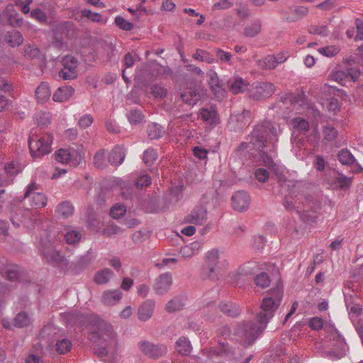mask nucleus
I'll use <instances>...</instances> for the list:
<instances>
[{
  "label": "nucleus",
  "mask_w": 363,
  "mask_h": 363,
  "mask_svg": "<svg viewBox=\"0 0 363 363\" xmlns=\"http://www.w3.org/2000/svg\"><path fill=\"white\" fill-rule=\"evenodd\" d=\"M205 94V91L201 89L200 86H195L189 88L186 91H185L183 94H182L181 97L182 101L190 105H195Z\"/></svg>",
  "instance_id": "f3484780"
},
{
  "label": "nucleus",
  "mask_w": 363,
  "mask_h": 363,
  "mask_svg": "<svg viewBox=\"0 0 363 363\" xmlns=\"http://www.w3.org/2000/svg\"><path fill=\"white\" fill-rule=\"evenodd\" d=\"M112 276L113 272L108 268H105L96 273L94 280L97 284H104L110 280Z\"/></svg>",
  "instance_id": "473e14b6"
},
{
  "label": "nucleus",
  "mask_w": 363,
  "mask_h": 363,
  "mask_svg": "<svg viewBox=\"0 0 363 363\" xmlns=\"http://www.w3.org/2000/svg\"><path fill=\"white\" fill-rule=\"evenodd\" d=\"M38 186L30 184L25 193L24 198L28 199L29 204L35 209L41 208L47 205L48 199L45 194L38 191Z\"/></svg>",
  "instance_id": "1a4fd4ad"
},
{
  "label": "nucleus",
  "mask_w": 363,
  "mask_h": 363,
  "mask_svg": "<svg viewBox=\"0 0 363 363\" xmlns=\"http://www.w3.org/2000/svg\"><path fill=\"white\" fill-rule=\"evenodd\" d=\"M339 161L344 165H350L354 162V157L347 150H342L337 155Z\"/></svg>",
  "instance_id": "79ce46f5"
},
{
  "label": "nucleus",
  "mask_w": 363,
  "mask_h": 363,
  "mask_svg": "<svg viewBox=\"0 0 363 363\" xmlns=\"http://www.w3.org/2000/svg\"><path fill=\"white\" fill-rule=\"evenodd\" d=\"M360 76V71L357 68H350L346 71L335 69L328 75V80L337 82L345 86L347 82H356Z\"/></svg>",
  "instance_id": "6e6552de"
},
{
  "label": "nucleus",
  "mask_w": 363,
  "mask_h": 363,
  "mask_svg": "<svg viewBox=\"0 0 363 363\" xmlns=\"http://www.w3.org/2000/svg\"><path fill=\"white\" fill-rule=\"evenodd\" d=\"M152 93L155 98H164L167 96V90L161 85L155 84L152 86Z\"/></svg>",
  "instance_id": "bf43d9fd"
},
{
  "label": "nucleus",
  "mask_w": 363,
  "mask_h": 363,
  "mask_svg": "<svg viewBox=\"0 0 363 363\" xmlns=\"http://www.w3.org/2000/svg\"><path fill=\"white\" fill-rule=\"evenodd\" d=\"M201 119L207 124L216 125L219 123V117L216 108L211 106L203 108L200 111Z\"/></svg>",
  "instance_id": "412c9836"
},
{
  "label": "nucleus",
  "mask_w": 363,
  "mask_h": 363,
  "mask_svg": "<svg viewBox=\"0 0 363 363\" xmlns=\"http://www.w3.org/2000/svg\"><path fill=\"white\" fill-rule=\"evenodd\" d=\"M340 50L339 46L337 45H328L325 47L319 48L318 52L327 57H332L336 55Z\"/></svg>",
  "instance_id": "ea45409f"
},
{
  "label": "nucleus",
  "mask_w": 363,
  "mask_h": 363,
  "mask_svg": "<svg viewBox=\"0 0 363 363\" xmlns=\"http://www.w3.org/2000/svg\"><path fill=\"white\" fill-rule=\"evenodd\" d=\"M326 109L333 115L336 114L340 109V104L337 99H330L323 104Z\"/></svg>",
  "instance_id": "49530a36"
},
{
  "label": "nucleus",
  "mask_w": 363,
  "mask_h": 363,
  "mask_svg": "<svg viewBox=\"0 0 363 363\" xmlns=\"http://www.w3.org/2000/svg\"><path fill=\"white\" fill-rule=\"evenodd\" d=\"M39 250L43 257H44L48 262H52L56 264L62 263L65 258L64 257L55 249L53 244L46 238L42 240L38 245Z\"/></svg>",
  "instance_id": "9b49d317"
},
{
  "label": "nucleus",
  "mask_w": 363,
  "mask_h": 363,
  "mask_svg": "<svg viewBox=\"0 0 363 363\" xmlns=\"http://www.w3.org/2000/svg\"><path fill=\"white\" fill-rule=\"evenodd\" d=\"M184 306V302L182 298L175 297L167 302L165 310L169 313L180 311Z\"/></svg>",
  "instance_id": "4c0bfd02"
},
{
  "label": "nucleus",
  "mask_w": 363,
  "mask_h": 363,
  "mask_svg": "<svg viewBox=\"0 0 363 363\" xmlns=\"http://www.w3.org/2000/svg\"><path fill=\"white\" fill-rule=\"evenodd\" d=\"M34 121L38 126H48L51 122V116L50 113L39 111H37L33 116Z\"/></svg>",
  "instance_id": "72a5a7b5"
},
{
  "label": "nucleus",
  "mask_w": 363,
  "mask_h": 363,
  "mask_svg": "<svg viewBox=\"0 0 363 363\" xmlns=\"http://www.w3.org/2000/svg\"><path fill=\"white\" fill-rule=\"evenodd\" d=\"M155 301L152 299H147L144 301L138 309V317L141 321L145 322L150 320L154 313Z\"/></svg>",
  "instance_id": "6ab92c4d"
},
{
  "label": "nucleus",
  "mask_w": 363,
  "mask_h": 363,
  "mask_svg": "<svg viewBox=\"0 0 363 363\" xmlns=\"http://www.w3.org/2000/svg\"><path fill=\"white\" fill-rule=\"evenodd\" d=\"M351 177H347L344 175H340L337 177H336L334 180V183L335 185H337L340 189H345L347 188L350 186L352 182Z\"/></svg>",
  "instance_id": "5fc2aeb1"
},
{
  "label": "nucleus",
  "mask_w": 363,
  "mask_h": 363,
  "mask_svg": "<svg viewBox=\"0 0 363 363\" xmlns=\"http://www.w3.org/2000/svg\"><path fill=\"white\" fill-rule=\"evenodd\" d=\"M255 284L262 289L267 288L270 284V279L269 276L264 273L262 272L258 274L254 279Z\"/></svg>",
  "instance_id": "a18cd8bd"
},
{
  "label": "nucleus",
  "mask_w": 363,
  "mask_h": 363,
  "mask_svg": "<svg viewBox=\"0 0 363 363\" xmlns=\"http://www.w3.org/2000/svg\"><path fill=\"white\" fill-rule=\"evenodd\" d=\"M261 27L260 21H255L245 27V35L249 37H254L260 32Z\"/></svg>",
  "instance_id": "58836bf2"
},
{
  "label": "nucleus",
  "mask_w": 363,
  "mask_h": 363,
  "mask_svg": "<svg viewBox=\"0 0 363 363\" xmlns=\"http://www.w3.org/2000/svg\"><path fill=\"white\" fill-rule=\"evenodd\" d=\"M338 135L337 129L330 124H326L323 127V136L328 142H334Z\"/></svg>",
  "instance_id": "c9c22d12"
},
{
  "label": "nucleus",
  "mask_w": 363,
  "mask_h": 363,
  "mask_svg": "<svg viewBox=\"0 0 363 363\" xmlns=\"http://www.w3.org/2000/svg\"><path fill=\"white\" fill-rule=\"evenodd\" d=\"M281 130L278 125L266 121L262 124L257 125L252 133V135L247 140L249 142L242 143L239 146L240 151H248L251 155L255 152L259 155L262 164L269 169H274V163L272 156L263 151L262 149L267 147V139L270 140L272 150L276 149V143L277 142L278 135L280 134Z\"/></svg>",
  "instance_id": "f257e3e1"
},
{
  "label": "nucleus",
  "mask_w": 363,
  "mask_h": 363,
  "mask_svg": "<svg viewBox=\"0 0 363 363\" xmlns=\"http://www.w3.org/2000/svg\"><path fill=\"white\" fill-rule=\"evenodd\" d=\"M250 203V196L244 191H238L232 196V205L235 211L240 212L246 211Z\"/></svg>",
  "instance_id": "a211bd4d"
},
{
  "label": "nucleus",
  "mask_w": 363,
  "mask_h": 363,
  "mask_svg": "<svg viewBox=\"0 0 363 363\" xmlns=\"http://www.w3.org/2000/svg\"><path fill=\"white\" fill-rule=\"evenodd\" d=\"M216 57L223 62L230 63L232 55L230 52H225L221 49H217L216 50Z\"/></svg>",
  "instance_id": "338daca9"
},
{
  "label": "nucleus",
  "mask_w": 363,
  "mask_h": 363,
  "mask_svg": "<svg viewBox=\"0 0 363 363\" xmlns=\"http://www.w3.org/2000/svg\"><path fill=\"white\" fill-rule=\"evenodd\" d=\"M200 244L197 242L191 243L189 245H185L180 250V254L182 257L189 258L195 255L199 250Z\"/></svg>",
  "instance_id": "f704fd0d"
},
{
  "label": "nucleus",
  "mask_w": 363,
  "mask_h": 363,
  "mask_svg": "<svg viewBox=\"0 0 363 363\" xmlns=\"http://www.w3.org/2000/svg\"><path fill=\"white\" fill-rule=\"evenodd\" d=\"M150 184L151 178L146 174L141 175L136 179L135 182L136 186L140 189L148 186Z\"/></svg>",
  "instance_id": "680f3d73"
},
{
  "label": "nucleus",
  "mask_w": 363,
  "mask_h": 363,
  "mask_svg": "<svg viewBox=\"0 0 363 363\" xmlns=\"http://www.w3.org/2000/svg\"><path fill=\"white\" fill-rule=\"evenodd\" d=\"M140 351L151 358H159L167 352V347L163 345H155L149 341H142L138 343Z\"/></svg>",
  "instance_id": "ddd939ff"
},
{
  "label": "nucleus",
  "mask_w": 363,
  "mask_h": 363,
  "mask_svg": "<svg viewBox=\"0 0 363 363\" xmlns=\"http://www.w3.org/2000/svg\"><path fill=\"white\" fill-rule=\"evenodd\" d=\"M6 172L11 174H16L21 172V167L18 162H11L5 165Z\"/></svg>",
  "instance_id": "e2e57ef3"
},
{
  "label": "nucleus",
  "mask_w": 363,
  "mask_h": 363,
  "mask_svg": "<svg viewBox=\"0 0 363 363\" xmlns=\"http://www.w3.org/2000/svg\"><path fill=\"white\" fill-rule=\"evenodd\" d=\"M228 85L233 94H238L247 89L248 83L240 77H235L228 80Z\"/></svg>",
  "instance_id": "b1692460"
},
{
  "label": "nucleus",
  "mask_w": 363,
  "mask_h": 363,
  "mask_svg": "<svg viewBox=\"0 0 363 363\" xmlns=\"http://www.w3.org/2000/svg\"><path fill=\"white\" fill-rule=\"evenodd\" d=\"M115 23L116 26L123 30H130L133 28V23L126 21L123 17L118 16L115 18Z\"/></svg>",
  "instance_id": "3c124183"
},
{
  "label": "nucleus",
  "mask_w": 363,
  "mask_h": 363,
  "mask_svg": "<svg viewBox=\"0 0 363 363\" xmlns=\"http://www.w3.org/2000/svg\"><path fill=\"white\" fill-rule=\"evenodd\" d=\"M309 327L314 330H318L323 326V320L321 318L313 317L309 320Z\"/></svg>",
  "instance_id": "69168bd1"
},
{
  "label": "nucleus",
  "mask_w": 363,
  "mask_h": 363,
  "mask_svg": "<svg viewBox=\"0 0 363 363\" xmlns=\"http://www.w3.org/2000/svg\"><path fill=\"white\" fill-rule=\"evenodd\" d=\"M126 154V150L123 145L116 146L108 155V161L113 166H118L123 162Z\"/></svg>",
  "instance_id": "4be33fe9"
},
{
  "label": "nucleus",
  "mask_w": 363,
  "mask_h": 363,
  "mask_svg": "<svg viewBox=\"0 0 363 363\" xmlns=\"http://www.w3.org/2000/svg\"><path fill=\"white\" fill-rule=\"evenodd\" d=\"M74 211V207L69 202H62L59 204L56 209V214L62 218H67L70 216Z\"/></svg>",
  "instance_id": "7c9ffc66"
},
{
  "label": "nucleus",
  "mask_w": 363,
  "mask_h": 363,
  "mask_svg": "<svg viewBox=\"0 0 363 363\" xmlns=\"http://www.w3.org/2000/svg\"><path fill=\"white\" fill-rule=\"evenodd\" d=\"M51 92L49 84L47 82H42L35 90V96L39 104H44L50 97Z\"/></svg>",
  "instance_id": "a878e982"
},
{
  "label": "nucleus",
  "mask_w": 363,
  "mask_h": 363,
  "mask_svg": "<svg viewBox=\"0 0 363 363\" xmlns=\"http://www.w3.org/2000/svg\"><path fill=\"white\" fill-rule=\"evenodd\" d=\"M0 21L13 27L20 26L22 23V19L19 17L13 4H9L5 9L0 11Z\"/></svg>",
  "instance_id": "4468645a"
},
{
  "label": "nucleus",
  "mask_w": 363,
  "mask_h": 363,
  "mask_svg": "<svg viewBox=\"0 0 363 363\" xmlns=\"http://www.w3.org/2000/svg\"><path fill=\"white\" fill-rule=\"evenodd\" d=\"M144 119V116L140 110H133L128 115V121L131 124H138Z\"/></svg>",
  "instance_id": "864d4df0"
},
{
  "label": "nucleus",
  "mask_w": 363,
  "mask_h": 363,
  "mask_svg": "<svg viewBox=\"0 0 363 363\" xmlns=\"http://www.w3.org/2000/svg\"><path fill=\"white\" fill-rule=\"evenodd\" d=\"M193 153L198 159L204 160L207 157L208 152L203 147L196 146L193 148Z\"/></svg>",
  "instance_id": "774afa93"
},
{
  "label": "nucleus",
  "mask_w": 363,
  "mask_h": 363,
  "mask_svg": "<svg viewBox=\"0 0 363 363\" xmlns=\"http://www.w3.org/2000/svg\"><path fill=\"white\" fill-rule=\"evenodd\" d=\"M256 179L260 182H266L269 179V172L263 168H258L255 172Z\"/></svg>",
  "instance_id": "052dcab7"
},
{
  "label": "nucleus",
  "mask_w": 363,
  "mask_h": 363,
  "mask_svg": "<svg viewBox=\"0 0 363 363\" xmlns=\"http://www.w3.org/2000/svg\"><path fill=\"white\" fill-rule=\"evenodd\" d=\"M164 133V128L157 123H152L147 126V133L150 139H157L162 136Z\"/></svg>",
  "instance_id": "e433bc0d"
},
{
  "label": "nucleus",
  "mask_w": 363,
  "mask_h": 363,
  "mask_svg": "<svg viewBox=\"0 0 363 363\" xmlns=\"http://www.w3.org/2000/svg\"><path fill=\"white\" fill-rule=\"evenodd\" d=\"M192 347L189 340L185 337H179L176 342V350L183 355H188Z\"/></svg>",
  "instance_id": "2f4dec72"
},
{
  "label": "nucleus",
  "mask_w": 363,
  "mask_h": 363,
  "mask_svg": "<svg viewBox=\"0 0 363 363\" xmlns=\"http://www.w3.org/2000/svg\"><path fill=\"white\" fill-rule=\"evenodd\" d=\"M126 212V207L124 205L117 203L113 206L110 211L112 218L118 219L124 216Z\"/></svg>",
  "instance_id": "de8ad7c7"
},
{
  "label": "nucleus",
  "mask_w": 363,
  "mask_h": 363,
  "mask_svg": "<svg viewBox=\"0 0 363 363\" xmlns=\"http://www.w3.org/2000/svg\"><path fill=\"white\" fill-rule=\"evenodd\" d=\"M262 268L261 265L256 262H248L244 264L238 269L240 275L250 276L259 272Z\"/></svg>",
  "instance_id": "c85d7f7f"
},
{
  "label": "nucleus",
  "mask_w": 363,
  "mask_h": 363,
  "mask_svg": "<svg viewBox=\"0 0 363 363\" xmlns=\"http://www.w3.org/2000/svg\"><path fill=\"white\" fill-rule=\"evenodd\" d=\"M82 16L88 18L91 21L97 23H105L106 22V19H104L101 15L98 13H94L89 9H84L82 11Z\"/></svg>",
  "instance_id": "09e8293b"
},
{
  "label": "nucleus",
  "mask_w": 363,
  "mask_h": 363,
  "mask_svg": "<svg viewBox=\"0 0 363 363\" xmlns=\"http://www.w3.org/2000/svg\"><path fill=\"white\" fill-rule=\"evenodd\" d=\"M94 163L96 167L103 168L105 166V152H97L94 157Z\"/></svg>",
  "instance_id": "0e129e2a"
},
{
  "label": "nucleus",
  "mask_w": 363,
  "mask_h": 363,
  "mask_svg": "<svg viewBox=\"0 0 363 363\" xmlns=\"http://www.w3.org/2000/svg\"><path fill=\"white\" fill-rule=\"evenodd\" d=\"M308 32L311 34H315L322 36H326L329 33V30L325 26L313 25L308 28Z\"/></svg>",
  "instance_id": "4d7b16f0"
},
{
  "label": "nucleus",
  "mask_w": 363,
  "mask_h": 363,
  "mask_svg": "<svg viewBox=\"0 0 363 363\" xmlns=\"http://www.w3.org/2000/svg\"><path fill=\"white\" fill-rule=\"evenodd\" d=\"M40 50L35 45H28L25 48L24 56L28 59H34L39 56Z\"/></svg>",
  "instance_id": "6e6d98bb"
},
{
  "label": "nucleus",
  "mask_w": 363,
  "mask_h": 363,
  "mask_svg": "<svg viewBox=\"0 0 363 363\" xmlns=\"http://www.w3.org/2000/svg\"><path fill=\"white\" fill-rule=\"evenodd\" d=\"M81 238V233L76 230H69L65 235V238L68 244H75L80 240Z\"/></svg>",
  "instance_id": "603ef678"
},
{
  "label": "nucleus",
  "mask_w": 363,
  "mask_h": 363,
  "mask_svg": "<svg viewBox=\"0 0 363 363\" xmlns=\"http://www.w3.org/2000/svg\"><path fill=\"white\" fill-rule=\"evenodd\" d=\"M290 125L293 129L292 139H294L296 133L306 135L309 130L308 121L299 116L293 118L290 121Z\"/></svg>",
  "instance_id": "aec40b11"
},
{
  "label": "nucleus",
  "mask_w": 363,
  "mask_h": 363,
  "mask_svg": "<svg viewBox=\"0 0 363 363\" xmlns=\"http://www.w3.org/2000/svg\"><path fill=\"white\" fill-rule=\"evenodd\" d=\"M207 218V211L202 206L195 207L189 214L184 218V222L197 225H203Z\"/></svg>",
  "instance_id": "2eb2a0df"
},
{
  "label": "nucleus",
  "mask_w": 363,
  "mask_h": 363,
  "mask_svg": "<svg viewBox=\"0 0 363 363\" xmlns=\"http://www.w3.org/2000/svg\"><path fill=\"white\" fill-rule=\"evenodd\" d=\"M67 318L73 324L85 325V321H89V330L100 345V347L96 351L99 355L104 357L108 354H113L116 352L118 343L111 324L94 315L85 317L79 313H69Z\"/></svg>",
  "instance_id": "f03ea898"
},
{
  "label": "nucleus",
  "mask_w": 363,
  "mask_h": 363,
  "mask_svg": "<svg viewBox=\"0 0 363 363\" xmlns=\"http://www.w3.org/2000/svg\"><path fill=\"white\" fill-rule=\"evenodd\" d=\"M62 68L59 72L60 78L69 80L77 78L78 75V60L71 55H66L62 60Z\"/></svg>",
  "instance_id": "9d476101"
},
{
  "label": "nucleus",
  "mask_w": 363,
  "mask_h": 363,
  "mask_svg": "<svg viewBox=\"0 0 363 363\" xmlns=\"http://www.w3.org/2000/svg\"><path fill=\"white\" fill-rule=\"evenodd\" d=\"M220 257L219 251L212 249L205 254L202 275L204 279H214Z\"/></svg>",
  "instance_id": "423d86ee"
},
{
  "label": "nucleus",
  "mask_w": 363,
  "mask_h": 363,
  "mask_svg": "<svg viewBox=\"0 0 363 363\" xmlns=\"http://www.w3.org/2000/svg\"><path fill=\"white\" fill-rule=\"evenodd\" d=\"M259 65L264 69H274L278 65L274 55H267L259 61Z\"/></svg>",
  "instance_id": "c03bdc74"
},
{
  "label": "nucleus",
  "mask_w": 363,
  "mask_h": 363,
  "mask_svg": "<svg viewBox=\"0 0 363 363\" xmlns=\"http://www.w3.org/2000/svg\"><path fill=\"white\" fill-rule=\"evenodd\" d=\"M94 122V118L90 114H84L78 121V125L82 129L89 127Z\"/></svg>",
  "instance_id": "13d9d810"
},
{
  "label": "nucleus",
  "mask_w": 363,
  "mask_h": 363,
  "mask_svg": "<svg viewBox=\"0 0 363 363\" xmlns=\"http://www.w3.org/2000/svg\"><path fill=\"white\" fill-rule=\"evenodd\" d=\"M275 91V86L272 83L256 82L247 89V94L250 98L255 100H259L272 96Z\"/></svg>",
  "instance_id": "0eeeda50"
},
{
  "label": "nucleus",
  "mask_w": 363,
  "mask_h": 363,
  "mask_svg": "<svg viewBox=\"0 0 363 363\" xmlns=\"http://www.w3.org/2000/svg\"><path fill=\"white\" fill-rule=\"evenodd\" d=\"M5 40L11 47L19 46L23 42V36L20 32L13 30L7 32Z\"/></svg>",
  "instance_id": "c756f323"
},
{
  "label": "nucleus",
  "mask_w": 363,
  "mask_h": 363,
  "mask_svg": "<svg viewBox=\"0 0 363 363\" xmlns=\"http://www.w3.org/2000/svg\"><path fill=\"white\" fill-rule=\"evenodd\" d=\"M122 298V292L118 289L106 290L102 294L101 301L106 306H114Z\"/></svg>",
  "instance_id": "5701e85b"
},
{
  "label": "nucleus",
  "mask_w": 363,
  "mask_h": 363,
  "mask_svg": "<svg viewBox=\"0 0 363 363\" xmlns=\"http://www.w3.org/2000/svg\"><path fill=\"white\" fill-rule=\"evenodd\" d=\"M172 285V277L171 274L164 273L160 275L153 284V290L157 295L167 293Z\"/></svg>",
  "instance_id": "dca6fc26"
},
{
  "label": "nucleus",
  "mask_w": 363,
  "mask_h": 363,
  "mask_svg": "<svg viewBox=\"0 0 363 363\" xmlns=\"http://www.w3.org/2000/svg\"><path fill=\"white\" fill-rule=\"evenodd\" d=\"M281 301V294L279 293L274 298L266 297L261 304V311L257 314V323H243L235 330L234 335L245 345L254 342L257 336L266 328L267 324L274 315Z\"/></svg>",
  "instance_id": "7ed1b4c3"
},
{
  "label": "nucleus",
  "mask_w": 363,
  "mask_h": 363,
  "mask_svg": "<svg viewBox=\"0 0 363 363\" xmlns=\"http://www.w3.org/2000/svg\"><path fill=\"white\" fill-rule=\"evenodd\" d=\"M55 160L62 164L71 163L72 165H76L77 161L74 159V155L67 149H60L55 154Z\"/></svg>",
  "instance_id": "bb28decb"
},
{
  "label": "nucleus",
  "mask_w": 363,
  "mask_h": 363,
  "mask_svg": "<svg viewBox=\"0 0 363 363\" xmlns=\"http://www.w3.org/2000/svg\"><path fill=\"white\" fill-rule=\"evenodd\" d=\"M157 158V154L154 149H148L144 152L143 160L146 165L150 166Z\"/></svg>",
  "instance_id": "8fccbe9b"
},
{
  "label": "nucleus",
  "mask_w": 363,
  "mask_h": 363,
  "mask_svg": "<svg viewBox=\"0 0 363 363\" xmlns=\"http://www.w3.org/2000/svg\"><path fill=\"white\" fill-rule=\"evenodd\" d=\"M222 312L228 316L236 317L240 313L239 306L233 302L221 303L218 307L214 304H208L204 308V313L208 316L209 319L214 320L219 317V313Z\"/></svg>",
  "instance_id": "39448f33"
},
{
  "label": "nucleus",
  "mask_w": 363,
  "mask_h": 363,
  "mask_svg": "<svg viewBox=\"0 0 363 363\" xmlns=\"http://www.w3.org/2000/svg\"><path fill=\"white\" fill-rule=\"evenodd\" d=\"M30 324V318L26 313L21 312L14 318V325L23 328Z\"/></svg>",
  "instance_id": "a19ab883"
},
{
  "label": "nucleus",
  "mask_w": 363,
  "mask_h": 363,
  "mask_svg": "<svg viewBox=\"0 0 363 363\" xmlns=\"http://www.w3.org/2000/svg\"><path fill=\"white\" fill-rule=\"evenodd\" d=\"M284 104L290 103L293 106L292 111L298 113H304L311 107V104L303 94H294L287 93L285 94Z\"/></svg>",
  "instance_id": "f8f14e48"
},
{
  "label": "nucleus",
  "mask_w": 363,
  "mask_h": 363,
  "mask_svg": "<svg viewBox=\"0 0 363 363\" xmlns=\"http://www.w3.org/2000/svg\"><path fill=\"white\" fill-rule=\"evenodd\" d=\"M307 13L308 9L304 6L290 9L286 13V19L290 22H295L302 18Z\"/></svg>",
  "instance_id": "cd10ccee"
},
{
  "label": "nucleus",
  "mask_w": 363,
  "mask_h": 363,
  "mask_svg": "<svg viewBox=\"0 0 363 363\" xmlns=\"http://www.w3.org/2000/svg\"><path fill=\"white\" fill-rule=\"evenodd\" d=\"M72 342L67 339H62L57 342L56 343V351L59 354H65L68 352L72 347Z\"/></svg>",
  "instance_id": "37998d69"
},
{
  "label": "nucleus",
  "mask_w": 363,
  "mask_h": 363,
  "mask_svg": "<svg viewBox=\"0 0 363 363\" xmlns=\"http://www.w3.org/2000/svg\"><path fill=\"white\" fill-rule=\"evenodd\" d=\"M74 89L72 86H62L54 93L52 99L55 102H65L74 94Z\"/></svg>",
  "instance_id": "393cba45"
},
{
  "label": "nucleus",
  "mask_w": 363,
  "mask_h": 363,
  "mask_svg": "<svg viewBox=\"0 0 363 363\" xmlns=\"http://www.w3.org/2000/svg\"><path fill=\"white\" fill-rule=\"evenodd\" d=\"M53 136L45 133L39 135L31 134L28 139L30 154L33 158H38L49 154L52 151Z\"/></svg>",
  "instance_id": "20e7f679"
}]
</instances>
